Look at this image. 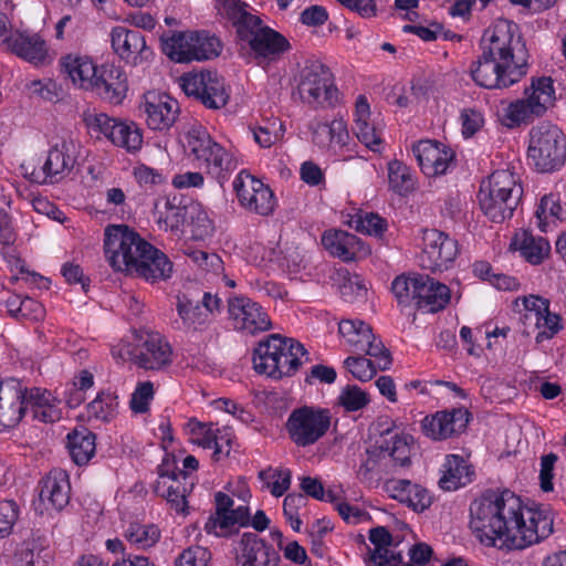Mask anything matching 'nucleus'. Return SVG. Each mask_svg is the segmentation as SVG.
<instances>
[{"label":"nucleus","instance_id":"obj_1","mask_svg":"<svg viewBox=\"0 0 566 566\" xmlns=\"http://www.w3.org/2000/svg\"><path fill=\"white\" fill-rule=\"evenodd\" d=\"M516 25L506 22L485 31L482 54L472 63L470 74L481 87L503 90L518 83L528 71L530 53Z\"/></svg>","mask_w":566,"mask_h":566},{"label":"nucleus","instance_id":"obj_2","mask_svg":"<svg viewBox=\"0 0 566 566\" xmlns=\"http://www.w3.org/2000/svg\"><path fill=\"white\" fill-rule=\"evenodd\" d=\"M104 251L117 272L151 283L171 275L172 263L168 256L126 224H112L105 229Z\"/></svg>","mask_w":566,"mask_h":566},{"label":"nucleus","instance_id":"obj_3","mask_svg":"<svg viewBox=\"0 0 566 566\" xmlns=\"http://www.w3.org/2000/svg\"><path fill=\"white\" fill-rule=\"evenodd\" d=\"M523 503L510 490H489L470 505L471 528L482 543L500 549L511 551V539L520 531Z\"/></svg>","mask_w":566,"mask_h":566},{"label":"nucleus","instance_id":"obj_4","mask_svg":"<svg viewBox=\"0 0 566 566\" xmlns=\"http://www.w3.org/2000/svg\"><path fill=\"white\" fill-rule=\"evenodd\" d=\"M244 7L245 3L240 0H233L229 4L238 38L249 44L258 65L277 61L291 50L289 40L280 32L264 25L260 17L248 12Z\"/></svg>","mask_w":566,"mask_h":566},{"label":"nucleus","instance_id":"obj_5","mask_svg":"<svg viewBox=\"0 0 566 566\" xmlns=\"http://www.w3.org/2000/svg\"><path fill=\"white\" fill-rule=\"evenodd\" d=\"M523 196V188L509 170L494 171L488 182H482L479 203L483 213L493 222L501 223L513 216Z\"/></svg>","mask_w":566,"mask_h":566},{"label":"nucleus","instance_id":"obj_6","mask_svg":"<svg viewBox=\"0 0 566 566\" xmlns=\"http://www.w3.org/2000/svg\"><path fill=\"white\" fill-rule=\"evenodd\" d=\"M527 154L538 171L557 170L566 160V136L556 125L541 123L530 132Z\"/></svg>","mask_w":566,"mask_h":566},{"label":"nucleus","instance_id":"obj_7","mask_svg":"<svg viewBox=\"0 0 566 566\" xmlns=\"http://www.w3.org/2000/svg\"><path fill=\"white\" fill-rule=\"evenodd\" d=\"M525 98L516 99L503 108L502 124L509 128L518 127L533 120V116H542L554 101V87L551 77L533 80L524 91Z\"/></svg>","mask_w":566,"mask_h":566},{"label":"nucleus","instance_id":"obj_8","mask_svg":"<svg viewBox=\"0 0 566 566\" xmlns=\"http://www.w3.org/2000/svg\"><path fill=\"white\" fill-rule=\"evenodd\" d=\"M297 91L301 99L314 108L333 107L338 99L333 73L318 61L307 62L302 69Z\"/></svg>","mask_w":566,"mask_h":566},{"label":"nucleus","instance_id":"obj_9","mask_svg":"<svg viewBox=\"0 0 566 566\" xmlns=\"http://www.w3.org/2000/svg\"><path fill=\"white\" fill-rule=\"evenodd\" d=\"M331 413L328 409L303 406L294 409L285 423L291 441L301 448L316 443L328 431Z\"/></svg>","mask_w":566,"mask_h":566},{"label":"nucleus","instance_id":"obj_10","mask_svg":"<svg viewBox=\"0 0 566 566\" xmlns=\"http://www.w3.org/2000/svg\"><path fill=\"white\" fill-rule=\"evenodd\" d=\"M187 145L197 160L205 163L209 172L220 177L223 171L235 168L232 156L216 143L202 126H193L187 133Z\"/></svg>","mask_w":566,"mask_h":566},{"label":"nucleus","instance_id":"obj_11","mask_svg":"<svg viewBox=\"0 0 566 566\" xmlns=\"http://www.w3.org/2000/svg\"><path fill=\"white\" fill-rule=\"evenodd\" d=\"M180 80L185 94L196 97L208 108L220 109L229 102L224 81L214 72L188 73Z\"/></svg>","mask_w":566,"mask_h":566},{"label":"nucleus","instance_id":"obj_12","mask_svg":"<svg viewBox=\"0 0 566 566\" xmlns=\"http://www.w3.org/2000/svg\"><path fill=\"white\" fill-rule=\"evenodd\" d=\"M423 249L419 262L422 269L438 272L447 270L459 252L458 241L437 229H427L422 235Z\"/></svg>","mask_w":566,"mask_h":566},{"label":"nucleus","instance_id":"obj_13","mask_svg":"<svg viewBox=\"0 0 566 566\" xmlns=\"http://www.w3.org/2000/svg\"><path fill=\"white\" fill-rule=\"evenodd\" d=\"M237 197L244 208L261 216L270 214L274 209L272 190L261 180L242 170L233 181Z\"/></svg>","mask_w":566,"mask_h":566},{"label":"nucleus","instance_id":"obj_14","mask_svg":"<svg viewBox=\"0 0 566 566\" xmlns=\"http://www.w3.org/2000/svg\"><path fill=\"white\" fill-rule=\"evenodd\" d=\"M228 312L234 327L249 334L268 331L272 326L269 315L263 312L261 305L245 296L230 297Z\"/></svg>","mask_w":566,"mask_h":566},{"label":"nucleus","instance_id":"obj_15","mask_svg":"<svg viewBox=\"0 0 566 566\" xmlns=\"http://www.w3.org/2000/svg\"><path fill=\"white\" fill-rule=\"evenodd\" d=\"M235 559L240 566H279V552L255 533H244L235 547Z\"/></svg>","mask_w":566,"mask_h":566},{"label":"nucleus","instance_id":"obj_16","mask_svg":"<svg viewBox=\"0 0 566 566\" xmlns=\"http://www.w3.org/2000/svg\"><path fill=\"white\" fill-rule=\"evenodd\" d=\"M389 455L381 442L369 446L360 455V464L357 469V479L368 486H377L384 476L392 473L389 465Z\"/></svg>","mask_w":566,"mask_h":566},{"label":"nucleus","instance_id":"obj_17","mask_svg":"<svg viewBox=\"0 0 566 566\" xmlns=\"http://www.w3.org/2000/svg\"><path fill=\"white\" fill-rule=\"evenodd\" d=\"M527 521L522 513V522H518L521 532L506 539L513 549H523L532 544L548 537L553 533V520L542 512L527 510Z\"/></svg>","mask_w":566,"mask_h":566},{"label":"nucleus","instance_id":"obj_18","mask_svg":"<svg viewBox=\"0 0 566 566\" xmlns=\"http://www.w3.org/2000/svg\"><path fill=\"white\" fill-rule=\"evenodd\" d=\"M111 42L114 52L128 63L137 64L146 60L150 53L145 38L138 30L115 27L111 32Z\"/></svg>","mask_w":566,"mask_h":566},{"label":"nucleus","instance_id":"obj_19","mask_svg":"<svg viewBox=\"0 0 566 566\" xmlns=\"http://www.w3.org/2000/svg\"><path fill=\"white\" fill-rule=\"evenodd\" d=\"M412 153L427 176L444 174L453 159V153L450 149L432 140H421L413 145Z\"/></svg>","mask_w":566,"mask_h":566},{"label":"nucleus","instance_id":"obj_20","mask_svg":"<svg viewBox=\"0 0 566 566\" xmlns=\"http://www.w3.org/2000/svg\"><path fill=\"white\" fill-rule=\"evenodd\" d=\"M127 88L126 76L119 67L102 65L90 91L95 92L104 101L118 105L125 98Z\"/></svg>","mask_w":566,"mask_h":566},{"label":"nucleus","instance_id":"obj_21","mask_svg":"<svg viewBox=\"0 0 566 566\" xmlns=\"http://www.w3.org/2000/svg\"><path fill=\"white\" fill-rule=\"evenodd\" d=\"M22 385L18 379L0 381V423L4 427L18 424L27 412L23 405Z\"/></svg>","mask_w":566,"mask_h":566},{"label":"nucleus","instance_id":"obj_22","mask_svg":"<svg viewBox=\"0 0 566 566\" xmlns=\"http://www.w3.org/2000/svg\"><path fill=\"white\" fill-rule=\"evenodd\" d=\"M171 355L170 345L159 334L150 333L135 354L134 361L140 368L159 370L171 364Z\"/></svg>","mask_w":566,"mask_h":566},{"label":"nucleus","instance_id":"obj_23","mask_svg":"<svg viewBox=\"0 0 566 566\" xmlns=\"http://www.w3.org/2000/svg\"><path fill=\"white\" fill-rule=\"evenodd\" d=\"M369 542L374 548L367 547L365 557L367 565L374 566H398L402 563L401 553L390 549L394 538L385 526H377L369 531Z\"/></svg>","mask_w":566,"mask_h":566},{"label":"nucleus","instance_id":"obj_24","mask_svg":"<svg viewBox=\"0 0 566 566\" xmlns=\"http://www.w3.org/2000/svg\"><path fill=\"white\" fill-rule=\"evenodd\" d=\"M71 485L63 471L50 472L40 483L39 499L45 510H63L70 501Z\"/></svg>","mask_w":566,"mask_h":566},{"label":"nucleus","instance_id":"obj_25","mask_svg":"<svg viewBox=\"0 0 566 566\" xmlns=\"http://www.w3.org/2000/svg\"><path fill=\"white\" fill-rule=\"evenodd\" d=\"M77 163V148L72 140H63L51 147L43 165L45 177L55 180L69 176Z\"/></svg>","mask_w":566,"mask_h":566},{"label":"nucleus","instance_id":"obj_26","mask_svg":"<svg viewBox=\"0 0 566 566\" xmlns=\"http://www.w3.org/2000/svg\"><path fill=\"white\" fill-rule=\"evenodd\" d=\"M8 49L17 56L36 66L49 62L46 43L38 33L13 32Z\"/></svg>","mask_w":566,"mask_h":566},{"label":"nucleus","instance_id":"obj_27","mask_svg":"<svg viewBox=\"0 0 566 566\" xmlns=\"http://www.w3.org/2000/svg\"><path fill=\"white\" fill-rule=\"evenodd\" d=\"M322 244L333 255L345 262L355 260L367 251L355 234L343 230H329L322 235Z\"/></svg>","mask_w":566,"mask_h":566},{"label":"nucleus","instance_id":"obj_28","mask_svg":"<svg viewBox=\"0 0 566 566\" xmlns=\"http://www.w3.org/2000/svg\"><path fill=\"white\" fill-rule=\"evenodd\" d=\"M286 337L280 334H271L261 340L253 354V367L256 373L272 377L279 370V357L284 350Z\"/></svg>","mask_w":566,"mask_h":566},{"label":"nucleus","instance_id":"obj_29","mask_svg":"<svg viewBox=\"0 0 566 566\" xmlns=\"http://www.w3.org/2000/svg\"><path fill=\"white\" fill-rule=\"evenodd\" d=\"M144 107L147 125L154 130L168 129L177 118L178 102L168 96H153V101L147 98Z\"/></svg>","mask_w":566,"mask_h":566},{"label":"nucleus","instance_id":"obj_30","mask_svg":"<svg viewBox=\"0 0 566 566\" xmlns=\"http://www.w3.org/2000/svg\"><path fill=\"white\" fill-rule=\"evenodd\" d=\"M387 488L391 492V497L416 512H423L432 503L428 490L419 484H412L409 480L389 481Z\"/></svg>","mask_w":566,"mask_h":566},{"label":"nucleus","instance_id":"obj_31","mask_svg":"<svg viewBox=\"0 0 566 566\" xmlns=\"http://www.w3.org/2000/svg\"><path fill=\"white\" fill-rule=\"evenodd\" d=\"M424 282L421 283L423 291H418L417 310L427 313H437L442 311L450 302V289L439 281L424 274Z\"/></svg>","mask_w":566,"mask_h":566},{"label":"nucleus","instance_id":"obj_32","mask_svg":"<svg viewBox=\"0 0 566 566\" xmlns=\"http://www.w3.org/2000/svg\"><path fill=\"white\" fill-rule=\"evenodd\" d=\"M66 440V448L75 464L85 465L95 455L96 436L86 427L74 428L67 433Z\"/></svg>","mask_w":566,"mask_h":566},{"label":"nucleus","instance_id":"obj_33","mask_svg":"<svg viewBox=\"0 0 566 566\" xmlns=\"http://www.w3.org/2000/svg\"><path fill=\"white\" fill-rule=\"evenodd\" d=\"M61 67L75 85L84 90H90L93 86L99 72V67L94 65L87 56L72 54L61 59Z\"/></svg>","mask_w":566,"mask_h":566},{"label":"nucleus","instance_id":"obj_34","mask_svg":"<svg viewBox=\"0 0 566 566\" xmlns=\"http://www.w3.org/2000/svg\"><path fill=\"white\" fill-rule=\"evenodd\" d=\"M190 38H192V31L164 32L160 35L161 50L176 63L192 62Z\"/></svg>","mask_w":566,"mask_h":566},{"label":"nucleus","instance_id":"obj_35","mask_svg":"<svg viewBox=\"0 0 566 566\" xmlns=\"http://www.w3.org/2000/svg\"><path fill=\"white\" fill-rule=\"evenodd\" d=\"M424 274H400L391 283V291L399 306L417 308L418 291H421V283L424 282ZM424 289L422 287V291Z\"/></svg>","mask_w":566,"mask_h":566},{"label":"nucleus","instance_id":"obj_36","mask_svg":"<svg viewBox=\"0 0 566 566\" xmlns=\"http://www.w3.org/2000/svg\"><path fill=\"white\" fill-rule=\"evenodd\" d=\"M472 474L473 472L462 457L450 454L446 459L444 473L439 480V485L447 491L457 490L470 483Z\"/></svg>","mask_w":566,"mask_h":566},{"label":"nucleus","instance_id":"obj_37","mask_svg":"<svg viewBox=\"0 0 566 566\" xmlns=\"http://www.w3.org/2000/svg\"><path fill=\"white\" fill-rule=\"evenodd\" d=\"M285 340L284 350H282V355L279 357V370L272 375L274 379L293 376L303 365L301 358L308 355L307 350L300 342L289 337H286ZM306 360H308V357H306Z\"/></svg>","mask_w":566,"mask_h":566},{"label":"nucleus","instance_id":"obj_38","mask_svg":"<svg viewBox=\"0 0 566 566\" xmlns=\"http://www.w3.org/2000/svg\"><path fill=\"white\" fill-rule=\"evenodd\" d=\"M511 248L520 250L521 254L532 264H539L549 251V244L544 238H535L531 232L516 234Z\"/></svg>","mask_w":566,"mask_h":566},{"label":"nucleus","instance_id":"obj_39","mask_svg":"<svg viewBox=\"0 0 566 566\" xmlns=\"http://www.w3.org/2000/svg\"><path fill=\"white\" fill-rule=\"evenodd\" d=\"M338 332L356 353L363 352L365 343L373 339L371 327L360 319H342Z\"/></svg>","mask_w":566,"mask_h":566},{"label":"nucleus","instance_id":"obj_40","mask_svg":"<svg viewBox=\"0 0 566 566\" xmlns=\"http://www.w3.org/2000/svg\"><path fill=\"white\" fill-rule=\"evenodd\" d=\"M409 436L395 434L389 440L385 439L381 441L386 453L389 455V465L394 472L396 468H407L411 464V447Z\"/></svg>","mask_w":566,"mask_h":566},{"label":"nucleus","instance_id":"obj_41","mask_svg":"<svg viewBox=\"0 0 566 566\" xmlns=\"http://www.w3.org/2000/svg\"><path fill=\"white\" fill-rule=\"evenodd\" d=\"M190 41H192V61L211 60L219 56L221 53V41L207 31H192Z\"/></svg>","mask_w":566,"mask_h":566},{"label":"nucleus","instance_id":"obj_42","mask_svg":"<svg viewBox=\"0 0 566 566\" xmlns=\"http://www.w3.org/2000/svg\"><path fill=\"white\" fill-rule=\"evenodd\" d=\"M125 538L137 548L153 547L160 538V531L154 524L132 523L125 531Z\"/></svg>","mask_w":566,"mask_h":566},{"label":"nucleus","instance_id":"obj_43","mask_svg":"<svg viewBox=\"0 0 566 566\" xmlns=\"http://www.w3.org/2000/svg\"><path fill=\"white\" fill-rule=\"evenodd\" d=\"M201 307L200 300L190 293H184L181 296H178L177 312L185 324L205 323L209 313L202 311Z\"/></svg>","mask_w":566,"mask_h":566},{"label":"nucleus","instance_id":"obj_44","mask_svg":"<svg viewBox=\"0 0 566 566\" xmlns=\"http://www.w3.org/2000/svg\"><path fill=\"white\" fill-rule=\"evenodd\" d=\"M388 179L390 188L399 195H406L415 188V178L410 168L402 161L392 160L389 163Z\"/></svg>","mask_w":566,"mask_h":566},{"label":"nucleus","instance_id":"obj_45","mask_svg":"<svg viewBox=\"0 0 566 566\" xmlns=\"http://www.w3.org/2000/svg\"><path fill=\"white\" fill-rule=\"evenodd\" d=\"M113 132V144L125 148L129 153L140 149L143 135L140 128L135 123L119 122Z\"/></svg>","mask_w":566,"mask_h":566},{"label":"nucleus","instance_id":"obj_46","mask_svg":"<svg viewBox=\"0 0 566 566\" xmlns=\"http://www.w3.org/2000/svg\"><path fill=\"white\" fill-rule=\"evenodd\" d=\"M118 402L113 392H101L87 406L90 417L97 420L109 421L116 413Z\"/></svg>","mask_w":566,"mask_h":566},{"label":"nucleus","instance_id":"obj_47","mask_svg":"<svg viewBox=\"0 0 566 566\" xmlns=\"http://www.w3.org/2000/svg\"><path fill=\"white\" fill-rule=\"evenodd\" d=\"M20 566H50L51 555L34 539L24 541L19 553Z\"/></svg>","mask_w":566,"mask_h":566},{"label":"nucleus","instance_id":"obj_48","mask_svg":"<svg viewBox=\"0 0 566 566\" xmlns=\"http://www.w3.org/2000/svg\"><path fill=\"white\" fill-rule=\"evenodd\" d=\"M216 514L211 515L205 524V531L208 534L218 535L223 517H227L233 506V500L223 492H218L214 495Z\"/></svg>","mask_w":566,"mask_h":566},{"label":"nucleus","instance_id":"obj_49","mask_svg":"<svg viewBox=\"0 0 566 566\" xmlns=\"http://www.w3.org/2000/svg\"><path fill=\"white\" fill-rule=\"evenodd\" d=\"M311 129L315 139L321 133H327L329 140L340 146H344L349 137L346 124L343 119H334L329 124L316 122L312 124Z\"/></svg>","mask_w":566,"mask_h":566},{"label":"nucleus","instance_id":"obj_50","mask_svg":"<svg viewBox=\"0 0 566 566\" xmlns=\"http://www.w3.org/2000/svg\"><path fill=\"white\" fill-rule=\"evenodd\" d=\"M369 402V396L356 385L346 386L339 397L338 403L346 411H357L366 407Z\"/></svg>","mask_w":566,"mask_h":566},{"label":"nucleus","instance_id":"obj_51","mask_svg":"<svg viewBox=\"0 0 566 566\" xmlns=\"http://www.w3.org/2000/svg\"><path fill=\"white\" fill-rule=\"evenodd\" d=\"M387 220L377 213L366 212L356 220V230L381 239L387 231Z\"/></svg>","mask_w":566,"mask_h":566},{"label":"nucleus","instance_id":"obj_52","mask_svg":"<svg viewBox=\"0 0 566 566\" xmlns=\"http://www.w3.org/2000/svg\"><path fill=\"white\" fill-rule=\"evenodd\" d=\"M562 207L554 195H546L541 199V202L535 211L537 219V226L542 232L546 231L547 219L555 218L559 219Z\"/></svg>","mask_w":566,"mask_h":566},{"label":"nucleus","instance_id":"obj_53","mask_svg":"<svg viewBox=\"0 0 566 566\" xmlns=\"http://www.w3.org/2000/svg\"><path fill=\"white\" fill-rule=\"evenodd\" d=\"M344 364L348 371L360 381L370 380L378 369L373 360L363 356L347 357Z\"/></svg>","mask_w":566,"mask_h":566},{"label":"nucleus","instance_id":"obj_54","mask_svg":"<svg viewBox=\"0 0 566 566\" xmlns=\"http://www.w3.org/2000/svg\"><path fill=\"white\" fill-rule=\"evenodd\" d=\"M83 120L87 128L104 134L109 140L113 142V132L119 122L115 118L108 117L106 114H92L84 113Z\"/></svg>","mask_w":566,"mask_h":566},{"label":"nucleus","instance_id":"obj_55","mask_svg":"<svg viewBox=\"0 0 566 566\" xmlns=\"http://www.w3.org/2000/svg\"><path fill=\"white\" fill-rule=\"evenodd\" d=\"M470 412L464 408H454L452 410L440 411V417L444 421L448 431H452V437L463 432L470 421Z\"/></svg>","mask_w":566,"mask_h":566},{"label":"nucleus","instance_id":"obj_56","mask_svg":"<svg viewBox=\"0 0 566 566\" xmlns=\"http://www.w3.org/2000/svg\"><path fill=\"white\" fill-rule=\"evenodd\" d=\"M361 353H365L376 359L375 365L380 370L389 369L391 365V356L390 352L385 347L382 342L377 338L373 334V339H368L365 343L364 349Z\"/></svg>","mask_w":566,"mask_h":566},{"label":"nucleus","instance_id":"obj_57","mask_svg":"<svg viewBox=\"0 0 566 566\" xmlns=\"http://www.w3.org/2000/svg\"><path fill=\"white\" fill-rule=\"evenodd\" d=\"M421 430L428 438L433 440H444L452 437V431L447 430L444 427V421L440 417V411L436 412L432 416H427L421 421Z\"/></svg>","mask_w":566,"mask_h":566},{"label":"nucleus","instance_id":"obj_58","mask_svg":"<svg viewBox=\"0 0 566 566\" xmlns=\"http://www.w3.org/2000/svg\"><path fill=\"white\" fill-rule=\"evenodd\" d=\"M154 397V386L150 381L138 384L132 395L130 408L136 413H145L149 409V402Z\"/></svg>","mask_w":566,"mask_h":566},{"label":"nucleus","instance_id":"obj_59","mask_svg":"<svg viewBox=\"0 0 566 566\" xmlns=\"http://www.w3.org/2000/svg\"><path fill=\"white\" fill-rule=\"evenodd\" d=\"M357 138L369 149L377 151L381 144V137L376 127L368 122L355 120Z\"/></svg>","mask_w":566,"mask_h":566},{"label":"nucleus","instance_id":"obj_60","mask_svg":"<svg viewBox=\"0 0 566 566\" xmlns=\"http://www.w3.org/2000/svg\"><path fill=\"white\" fill-rule=\"evenodd\" d=\"M186 209L174 205L170 200L165 202V212L160 213L158 223H164L165 229L178 230L184 223Z\"/></svg>","mask_w":566,"mask_h":566},{"label":"nucleus","instance_id":"obj_61","mask_svg":"<svg viewBox=\"0 0 566 566\" xmlns=\"http://www.w3.org/2000/svg\"><path fill=\"white\" fill-rule=\"evenodd\" d=\"M19 507L14 501L0 502V537L8 536L18 520Z\"/></svg>","mask_w":566,"mask_h":566},{"label":"nucleus","instance_id":"obj_62","mask_svg":"<svg viewBox=\"0 0 566 566\" xmlns=\"http://www.w3.org/2000/svg\"><path fill=\"white\" fill-rule=\"evenodd\" d=\"M210 553L200 546L185 549L176 559L175 566H207Z\"/></svg>","mask_w":566,"mask_h":566},{"label":"nucleus","instance_id":"obj_63","mask_svg":"<svg viewBox=\"0 0 566 566\" xmlns=\"http://www.w3.org/2000/svg\"><path fill=\"white\" fill-rule=\"evenodd\" d=\"M188 256L207 272L218 273L223 270V262L216 253H208L202 250H190Z\"/></svg>","mask_w":566,"mask_h":566},{"label":"nucleus","instance_id":"obj_64","mask_svg":"<svg viewBox=\"0 0 566 566\" xmlns=\"http://www.w3.org/2000/svg\"><path fill=\"white\" fill-rule=\"evenodd\" d=\"M339 293L345 302H354L356 298L364 297L367 289L358 275L344 277L339 285Z\"/></svg>","mask_w":566,"mask_h":566}]
</instances>
